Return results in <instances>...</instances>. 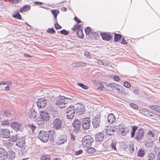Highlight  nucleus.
<instances>
[{
	"label": "nucleus",
	"mask_w": 160,
	"mask_h": 160,
	"mask_svg": "<svg viewBox=\"0 0 160 160\" xmlns=\"http://www.w3.org/2000/svg\"><path fill=\"white\" fill-rule=\"evenodd\" d=\"M138 156L140 157H142L145 155V151L142 148L139 149L138 151Z\"/></svg>",
	"instance_id": "nucleus-33"
},
{
	"label": "nucleus",
	"mask_w": 160,
	"mask_h": 160,
	"mask_svg": "<svg viewBox=\"0 0 160 160\" xmlns=\"http://www.w3.org/2000/svg\"><path fill=\"white\" fill-rule=\"evenodd\" d=\"M93 141V138L90 136H84L82 139V146L84 148H88L91 146Z\"/></svg>",
	"instance_id": "nucleus-1"
},
{
	"label": "nucleus",
	"mask_w": 160,
	"mask_h": 160,
	"mask_svg": "<svg viewBox=\"0 0 160 160\" xmlns=\"http://www.w3.org/2000/svg\"><path fill=\"white\" fill-rule=\"evenodd\" d=\"M55 28L56 29L58 30V29H61L62 27L60 26L58 23V22H56L54 25Z\"/></svg>",
	"instance_id": "nucleus-45"
},
{
	"label": "nucleus",
	"mask_w": 160,
	"mask_h": 160,
	"mask_svg": "<svg viewBox=\"0 0 160 160\" xmlns=\"http://www.w3.org/2000/svg\"><path fill=\"white\" fill-rule=\"evenodd\" d=\"M62 96V98L65 99V100H68L69 101H68V102H70L73 98L72 96L69 94H67L65 96Z\"/></svg>",
	"instance_id": "nucleus-34"
},
{
	"label": "nucleus",
	"mask_w": 160,
	"mask_h": 160,
	"mask_svg": "<svg viewBox=\"0 0 160 160\" xmlns=\"http://www.w3.org/2000/svg\"><path fill=\"white\" fill-rule=\"evenodd\" d=\"M77 84L78 86L85 90L88 89L89 88L87 86L82 83L78 82L77 83Z\"/></svg>",
	"instance_id": "nucleus-40"
},
{
	"label": "nucleus",
	"mask_w": 160,
	"mask_h": 160,
	"mask_svg": "<svg viewBox=\"0 0 160 160\" xmlns=\"http://www.w3.org/2000/svg\"><path fill=\"white\" fill-rule=\"evenodd\" d=\"M52 12L53 14L54 18L55 20L57 21V17L58 14L59 13V11L57 10H54L52 11Z\"/></svg>",
	"instance_id": "nucleus-37"
},
{
	"label": "nucleus",
	"mask_w": 160,
	"mask_h": 160,
	"mask_svg": "<svg viewBox=\"0 0 160 160\" xmlns=\"http://www.w3.org/2000/svg\"><path fill=\"white\" fill-rule=\"evenodd\" d=\"M138 129V127L136 126H133L132 127V130L133 131H135L136 132V131Z\"/></svg>",
	"instance_id": "nucleus-56"
},
{
	"label": "nucleus",
	"mask_w": 160,
	"mask_h": 160,
	"mask_svg": "<svg viewBox=\"0 0 160 160\" xmlns=\"http://www.w3.org/2000/svg\"><path fill=\"white\" fill-rule=\"evenodd\" d=\"M25 143V138L24 137H19L18 138L16 141V145L20 148H22Z\"/></svg>",
	"instance_id": "nucleus-17"
},
{
	"label": "nucleus",
	"mask_w": 160,
	"mask_h": 160,
	"mask_svg": "<svg viewBox=\"0 0 160 160\" xmlns=\"http://www.w3.org/2000/svg\"><path fill=\"white\" fill-rule=\"evenodd\" d=\"M118 126L119 128H121L120 130L122 135V136H125L126 134L129 132V129L128 128L121 125H119Z\"/></svg>",
	"instance_id": "nucleus-18"
},
{
	"label": "nucleus",
	"mask_w": 160,
	"mask_h": 160,
	"mask_svg": "<svg viewBox=\"0 0 160 160\" xmlns=\"http://www.w3.org/2000/svg\"><path fill=\"white\" fill-rule=\"evenodd\" d=\"M104 138V134L102 132L98 133L95 136V139L96 141L100 142L103 140Z\"/></svg>",
	"instance_id": "nucleus-20"
},
{
	"label": "nucleus",
	"mask_w": 160,
	"mask_h": 160,
	"mask_svg": "<svg viewBox=\"0 0 160 160\" xmlns=\"http://www.w3.org/2000/svg\"><path fill=\"white\" fill-rule=\"evenodd\" d=\"M77 24L75 25L72 28V29L73 31H75L77 29Z\"/></svg>",
	"instance_id": "nucleus-59"
},
{
	"label": "nucleus",
	"mask_w": 160,
	"mask_h": 160,
	"mask_svg": "<svg viewBox=\"0 0 160 160\" xmlns=\"http://www.w3.org/2000/svg\"><path fill=\"white\" fill-rule=\"evenodd\" d=\"M84 31L86 35H89V34L91 32V29L89 27H87V28H85L84 29Z\"/></svg>",
	"instance_id": "nucleus-43"
},
{
	"label": "nucleus",
	"mask_w": 160,
	"mask_h": 160,
	"mask_svg": "<svg viewBox=\"0 0 160 160\" xmlns=\"http://www.w3.org/2000/svg\"><path fill=\"white\" fill-rule=\"evenodd\" d=\"M38 125L40 127H42L44 124V121L43 120H39L37 121Z\"/></svg>",
	"instance_id": "nucleus-42"
},
{
	"label": "nucleus",
	"mask_w": 160,
	"mask_h": 160,
	"mask_svg": "<svg viewBox=\"0 0 160 160\" xmlns=\"http://www.w3.org/2000/svg\"><path fill=\"white\" fill-rule=\"evenodd\" d=\"M75 113L79 116L81 115L84 113L85 111L84 106L80 105L77 106L75 109Z\"/></svg>",
	"instance_id": "nucleus-13"
},
{
	"label": "nucleus",
	"mask_w": 160,
	"mask_h": 160,
	"mask_svg": "<svg viewBox=\"0 0 160 160\" xmlns=\"http://www.w3.org/2000/svg\"><path fill=\"white\" fill-rule=\"evenodd\" d=\"M31 7L29 5H26L24 6L22 8H21L20 10L19 11L21 12L27 11L30 9Z\"/></svg>",
	"instance_id": "nucleus-29"
},
{
	"label": "nucleus",
	"mask_w": 160,
	"mask_h": 160,
	"mask_svg": "<svg viewBox=\"0 0 160 160\" xmlns=\"http://www.w3.org/2000/svg\"><path fill=\"white\" fill-rule=\"evenodd\" d=\"M95 149L93 148L89 147L87 149V152L89 154L94 153L95 152Z\"/></svg>",
	"instance_id": "nucleus-39"
},
{
	"label": "nucleus",
	"mask_w": 160,
	"mask_h": 160,
	"mask_svg": "<svg viewBox=\"0 0 160 160\" xmlns=\"http://www.w3.org/2000/svg\"><path fill=\"white\" fill-rule=\"evenodd\" d=\"M29 126L32 131H33L36 128V127L34 125L32 124H30Z\"/></svg>",
	"instance_id": "nucleus-51"
},
{
	"label": "nucleus",
	"mask_w": 160,
	"mask_h": 160,
	"mask_svg": "<svg viewBox=\"0 0 160 160\" xmlns=\"http://www.w3.org/2000/svg\"><path fill=\"white\" fill-rule=\"evenodd\" d=\"M106 133L108 135L112 136L114 134L115 130L111 127H108L106 128Z\"/></svg>",
	"instance_id": "nucleus-21"
},
{
	"label": "nucleus",
	"mask_w": 160,
	"mask_h": 160,
	"mask_svg": "<svg viewBox=\"0 0 160 160\" xmlns=\"http://www.w3.org/2000/svg\"><path fill=\"white\" fill-rule=\"evenodd\" d=\"M114 88L118 90V93L121 92L124 90L123 88L120 85L117 84L114 85Z\"/></svg>",
	"instance_id": "nucleus-30"
},
{
	"label": "nucleus",
	"mask_w": 160,
	"mask_h": 160,
	"mask_svg": "<svg viewBox=\"0 0 160 160\" xmlns=\"http://www.w3.org/2000/svg\"><path fill=\"white\" fill-rule=\"evenodd\" d=\"M11 126L12 129L16 132L21 131L22 130V125L18 122L15 121L11 122Z\"/></svg>",
	"instance_id": "nucleus-11"
},
{
	"label": "nucleus",
	"mask_w": 160,
	"mask_h": 160,
	"mask_svg": "<svg viewBox=\"0 0 160 160\" xmlns=\"http://www.w3.org/2000/svg\"><path fill=\"white\" fill-rule=\"evenodd\" d=\"M108 122L110 123H112L115 122L116 118L114 114L112 113L109 114L108 117Z\"/></svg>",
	"instance_id": "nucleus-22"
},
{
	"label": "nucleus",
	"mask_w": 160,
	"mask_h": 160,
	"mask_svg": "<svg viewBox=\"0 0 160 160\" xmlns=\"http://www.w3.org/2000/svg\"><path fill=\"white\" fill-rule=\"evenodd\" d=\"M0 135L3 138H9L10 136V131L7 128H1L0 129Z\"/></svg>",
	"instance_id": "nucleus-9"
},
{
	"label": "nucleus",
	"mask_w": 160,
	"mask_h": 160,
	"mask_svg": "<svg viewBox=\"0 0 160 160\" xmlns=\"http://www.w3.org/2000/svg\"><path fill=\"white\" fill-rule=\"evenodd\" d=\"M90 55V53L88 51L85 52V56L87 57V58L89 57V55Z\"/></svg>",
	"instance_id": "nucleus-60"
},
{
	"label": "nucleus",
	"mask_w": 160,
	"mask_h": 160,
	"mask_svg": "<svg viewBox=\"0 0 160 160\" xmlns=\"http://www.w3.org/2000/svg\"><path fill=\"white\" fill-rule=\"evenodd\" d=\"M122 35L119 34H114V41L115 42H117L122 38Z\"/></svg>",
	"instance_id": "nucleus-36"
},
{
	"label": "nucleus",
	"mask_w": 160,
	"mask_h": 160,
	"mask_svg": "<svg viewBox=\"0 0 160 160\" xmlns=\"http://www.w3.org/2000/svg\"><path fill=\"white\" fill-rule=\"evenodd\" d=\"M10 89V88L8 85H7L5 88V90L6 91H9Z\"/></svg>",
	"instance_id": "nucleus-61"
},
{
	"label": "nucleus",
	"mask_w": 160,
	"mask_h": 160,
	"mask_svg": "<svg viewBox=\"0 0 160 160\" xmlns=\"http://www.w3.org/2000/svg\"><path fill=\"white\" fill-rule=\"evenodd\" d=\"M75 109L73 105L69 106L67 108L66 112L67 117L68 119L73 118L75 114Z\"/></svg>",
	"instance_id": "nucleus-2"
},
{
	"label": "nucleus",
	"mask_w": 160,
	"mask_h": 160,
	"mask_svg": "<svg viewBox=\"0 0 160 160\" xmlns=\"http://www.w3.org/2000/svg\"><path fill=\"white\" fill-rule=\"evenodd\" d=\"M139 90L137 88L134 89L133 90V93L136 94H137L139 93Z\"/></svg>",
	"instance_id": "nucleus-58"
},
{
	"label": "nucleus",
	"mask_w": 160,
	"mask_h": 160,
	"mask_svg": "<svg viewBox=\"0 0 160 160\" xmlns=\"http://www.w3.org/2000/svg\"><path fill=\"white\" fill-rule=\"evenodd\" d=\"M47 32L48 33L53 34L55 33L56 32L55 31L53 28H49L46 30Z\"/></svg>",
	"instance_id": "nucleus-41"
},
{
	"label": "nucleus",
	"mask_w": 160,
	"mask_h": 160,
	"mask_svg": "<svg viewBox=\"0 0 160 160\" xmlns=\"http://www.w3.org/2000/svg\"><path fill=\"white\" fill-rule=\"evenodd\" d=\"M41 119L45 122L49 121L50 119V116L49 114L45 111H42L40 112Z\"/></svg>",
	"instance_id": "nucleus-15"
},
{
	"label": "nucleus",
	"mask_w": 160,
	"mask_h": 160,
	"mask_svg": "<svg viewBox=\"0 0 160 160\" xmlns=\"http://www.w3.org/2000/svg\"><path fill=\"white\" fill-rule=\"evenodd\" d=\"M147 158L148 160H154L155 158V155L153 153H150L148 155Z\"/></svg>",
	"instance_id": "nucleus-38"
},
{
	"label": "nucleus",
	"mask_w": 160,
	"mask_h": 160,
	"mask_svg": "<svg viewBox=\"0 0 160 160\" xmlns=\"http://www.w3.org/2000/svg\"><path fill=\"white\" fill-rule=\"evenodd\" d=\"M130 105L132 108L133 109H138V106L136 104H134L133 103H131Z\"/></svg>",
	"instance_id": "nucleus-48"
},
{
	"label": "nucleus",
	"mask_w": 160,
	"mask_h": 160,
	"mask_svg": "<svg viewBox=\"0 0 160 160\" xmlns=\"http://www.w3.org/2000/svg\"><path fill=\"white\" fill-rule=\"evenodd\" d=\"M157 160H160V152H159L158 153L157 156Z\"/></svg>",
	"instance_id": "nucleus-64"
},
{
	"label": "nucleus",
	"mask_w": 160,
	"mask_h": 160,
	"mask_svg": "<svg viewBox=\"0 0 160 160\" xmlns=\"http://www.w3.org/2000/svg\"><path fill=\"white\" fill-rule=\"evenodd\" d=\"M82 126V128L86 130L88 129L91 125V120L89 117L83 118L81 122Z\"/></svg>",
	"instance_id": "nucleus-4"
},
{
	"label": "nucleus",
	"mask_w": 160,
	"mask_h": 160,
	"mask_svg": "<svg viewBox=\"0 0 160 160\" xmlns=\"http://www.w3.org/2000/svg\"><path fill=\"white\" fill-rule=\"evenodd\" d=\"M13 13L12 14V15L13 18L18 19H22L21 16L18 11H15L13 12Z\"/></svg>",
	"instance_id": "nucleus-27"
},
{
	"label": "nucleus",
	"mask_w": 160,
	"mask_h": 160,
	"mask_svg": "<svg viewBox=\"0 0 160 160\" xmlns=\"http://www.w3.org/2000/svg\"><path fill=\"white\" fill-rule=\"evenodd\" d=\"M114 80H116V81H118L119 80L120 78L117 75L115 76L114 77Z\"/></svg>",
	"instance_id": "nucleus-57"
},
{
	"label": "nucleus",
	"mask_w": 160,
	"mask_h": 160,
	"mask_svg": "<svg viewBox=\"0 0 160 160\" xmlns=\"http://www.w3.org/2000/svg\"><path fill=\"white\" fill-rule=\"evenodd\" d=\"M154 134L152 133L151 131H150L148 133V137L151 139L154 137Z\"/></svg>",
	"instance_id": "nucleus-47"
},
{
	"label": "nucleus",
	"mask_w": 160,
	"mask_h": 160,
	"mask_svg": "<svg viewBox=\"0 0 160 160\" xmlns=\"http://www.w3.org/2000/svg\"><path fill=\"white\" fill-rule=\"evenodd\" d=\"M27 149L25 147L22 148L21 150V154L23 155L27 151Z\"/></svg>",
	"instance_id": "nucleus-49"
},
{
	"label": "nucleus",
	"mask_w": 160,
	"mask_h": 160,
	"mask_svg": "<svg viewBox=\"0 0 160 160\" xmlns=\"http://www.w3.org/2000/svg\"><path fill=\"white\" fill-rule=\"evenodd\" d=\"M48 137H50V140L52 141L54 140V135L55 134V132L53 130H51L48 131Z\"/></svg>",
	"instance_id": "nucleus-23"
},
{
	"label": "nucleus",
	"mask_w": 160,
	"mask_h": 160,
	"mask_svg": "<svg viewBox=\"0 0 160 160\" xmlns=\"http://www.w3.org/2000/svg\"><path fill=\"white\" fill-rule=\"evenodd\" d=\"M74 20L77 22V23H80L81 22V21L79 19H78L77 17H75L74 18Z\"/></svg>",
	"instance_id": "nucleus-55"
},
{
	"label": "nucleus",
	"mask_w": 160,
	"mask_h": 160,
	"mask_svg": "<svg viewBox=\"0 0 160 160\" xmlns=\"http://www.w3.org/2000/svg\"><path fill=\"white\" fill-rule=\"evenodd\" d=\"M145 146L147 147H151L153 145L152 140L150 139H147L145 141L144 143Z\"/></svg>",
	"instance_id": "nucleus-25"
},
{
	"label": "nucleus",
	"mask_w": 160,
	"mask_h": 160,
	"mask_svg": "<svg viewBox=\"0 0 160 160\" xmlns=\"http://www.w3.org/2000/svg\"><path fill=\"white\" fill-rule=\"evenodd\" d=\"M8 157L10 160H13L15 157V152L10 150L8 151Z\"/></svg>",
	"instance_id": "nucleus-24"
},
{
	"label": "nucleus",
	"mask_w": 160,
	"mask_h": 160,
	"mask_svg": "<svg viewBox=\"0 0 160 160\" xmlns=\"http://www.w3.org/2000/svg\"><path fill=\"white\" fill-rule=\"evenodd\" d=\"M37 116L36 112L33 109L30 110V112L29 113V116L30 118L31 119H33L35 118Z\"/></svg>",
	"instance_id": "nucleus-26"
},
{
	"label": "nucleus",
	"mask_w": 160,
	"mask_h": 160,
	"mask_svg": "<svg viewBox=\"0 0 160 160\" xmlns=\"http://www.w3.org/2000/svg\"><path fill=\"white\" fill-rule=\"evenodd\" d=\"M100 114L95 116L92 120V123L93 127L97 128L100 125Z\"/></svg>",
	"instance_id": "nucleus-12"
},
{
	"label": "nucleus",
	"mask_w": 160,
	"mask_h": 160,
	"mask_svg": "<svg viewBox=\"0 0 160 160\" xmlns=\"http://www.w3.org/2000/svg\"><path fill=\"white\" fill-rule=\"evenodd\" d=\"M40 159V160H50L51 158L49 155L44 154L41 156Z\"/></svg>",
	"instance_id": "nucleus-32"
},
{
	"label": "nucleus",
	"mask_w": 160,
	"mask_h": 160,
	"mask_svg": "<svg viewBox=\"0 0 160 160\" xmlns=\"http://www.w3.org/2000/svg\"><path fill=\"white\" fill-rule=\"evenodd\" d=\"M47 101L45 99L41 98L38 99L37 102V104L39 108H43L46 105Z\"/></svg>",
	"instance_id": "nucleus-14"
},
{
	"label": "nucleus",
	"mask_w": 160,
	"mask_h": 160,
	"mask_svg": "<svg viewBox=\"0 0 160 160\" xmlns=\"http://www.w3.org/2000/svg\"><path fill=\"white\" fill-rule=\"evenodd\" d=\"M38 138L43 142H47L49 138L48 132L44 131H41L39 133Z\"/></svg>",
	"instance_id": "nucleus-3"
},
{
	"label": "nucleus",
	"mask_w": 160,
	"mask_h": 160,
	"mask_svg": "<svg viewBox=\"0 0 160 160\" xmlns=\"http://www.w3.org/2000/svg\"><path fill=\"white\" fill-rule=\"evenodd\" d=\"M11 123L8 119L3 120L1 121V125L3 127H8L11 126Z\"/></svg>",
	"instance_id": "nucleus-28"
},
{
	"label": "nucleus",
	"mask_w": 160,
	"mask_h": 160,
	"mask_svg": "<svg viewBox=\"0 0 160 160\" xmlns=\"http://www.w3.org/2000/svg\"><path fill=\"white\" fill-rule=\"evenodd\" d=\"M121 43L124 45H126L128 44L127 42L125 40L124 37L122 38V42Z\"/></svg>",
	"instance_id": "nucleus-50"
},
{
	"label": "nucleus",
	"mask_w": 160,
	"mask_h": 160,
	"mask_svg": "<svg viewBox=\"0 0 160 160\" xmlns=\"http://www.w3.org/2000/svg\"><path fill=\"white\" fill-rule=\"evenodd\" d=\"M62 119L59 118H55L52 122L53 127L56 130H59L62 127Z\"/></svg>",
	"instance_id": "nucleus-5"
},
{
	"label": "nucleus",
	"mask_w": 160,
	"mask_h": 160,
	"mask_svg": "<svg viewBox=\"0 0 160 160\" xmlns=\"http://www.w3.org/2000/svg\"><path fill=\"white\" fill-rule=\"evenodd\" d=\"M18 139V135L15 134L11 136V138L9 139V141L12 142H13L17 141Z\"/></svg>",
	"instance_id": "nucleus-35"
},
{
	"label": "nucleus",
	"mask_w": 160,
	"mask_h": 160,
	"mask_svg": "<svg viewBox=\"0 0 160 160\" xmlns=\"http://www.w3.org/2000/svg\"><path fill=\"white\" fill-rule=\"evenodd\" d=\"M101 35L103 40L109 41L112 38V37L108 32H101Z\"/></svg>",
	"instance_id": "nucleus-19"
},
{
	"label": "nucleus",
	"mask_w": 160,
	"mask_h": 160,
	"mask_svg": "<svg viewBox=\"0 0 160 160\" xmlns=\"http://www.w3.org/2000/svg\"><path fill=\"white\" fill-rule=\"evenodd\" d=\"M81 123V121L77 119H75L73 121L72 125L73 128L74 132L78 133L80 130Z\"/></svg>",
	"instance_id": "nucleus-8"
},
{
	"label": "nucleus",
	"mask_w": 160,
	"mask_h": 160,
	"mask_svg": "<svg viewBox=\"0 0 160 160\" xmlns=\"http://www.w3.org/2000/svg\"><path fill=\"white\" fill-rule=\"evenodd\" d=\"M68 102V100L63 98L62 96H60L57 100L56 104L58 106L59 108H62L66 106V105Z\"/></svg>",
	"instance_id": "nucleus-6"
},
{
	"label": "nucleus",
	"mask_w": 160,
	"mask_h": 160,
	"mask_svg": "<svg viewBox=\"0 0 160 160\" xmlns=\"http://www.w3.org/2000/svg\"><path fill=\"white\" fill-rule=\"evenodd\" d=\"M123 85L125 87L129 88L131 87V85L128 82L125 81L123 83Z\"/></svg>",
	"instance_id": "nucleus-46"
},
{
	"label": "nucleus",
	"mask_w": 160,
	"mask_h": 160,
	"mask_svg": "<svg viewBox=\"0 0 160 160\" xmlns=\"http://www.w3.org/2000/svg\"><path fill=\"white\" fill-rule=\"evenodd\" d=\"M82 150L81 149H80L78 151H76L75 152L76 155H78L82 153Z\"/></svg>",
	"instance_id": "nucleus-53"
},
{
	"label": "nucleus",
	"mask_w": 160,
	"mask_h": 160,
	"mask_svg": "<svg viewBox=\"0 0 160 160\" xmlns=\"http://www.w3.org/2000/svg\"><path fill=\"white\" fill-rule=\"evenodd\" d=\"M77 36L79 38H82L84 37V35L82 32V29H78L77 31Z\"/></svg>",
	"instance_id": "nucleus-31"
},
{
	"label": "nucleus",
	"mask_w": 160,
	"mask_h": 160,
	"mask_svg": "<svg viewBox=\"0 0 160 160\" xmlns=\"http://www.w3.org/2000/svg\"><path fill=\"white\" fill-rule=\"evenodd\" d=\"M59 32H60L61 34H63L65 35H67L69 33L68 32L64 29L58 32V33H59Z\"/></svg>",
	"instance_id": "nucleus-44"
},
{
	"label": "nucleus",
	"mask_w": 160,
	"mask_h": 160,
	"mask_svg": "<svg viewBox=\"0 0 160 160\" xmlns=\"http://www.w3.org/2000/svg\"><path fill=\"white\" fill-rule=\"evenodd\" d=\"M8 158V153L5 149L0 148V159L5 160Z\"/></svg>",
	"instance_id": "nucleus-16"
},
{
	"label": "nucleus",
	"mask_w": 160,
	"mask_h": 160,
	"mask_svg": "<svg viewBox=\"0 0 160 160\" xmlns=\"http://www.w3.org/2000/svg\"><path fill=\"white\" fill-rule=\"evenodd\" d=\"M135 131H133L132 130V131L131 132V137L132 138H133L135 137Z\"/></svg>",
	"instance_id": "nucleus-54"
},
{
	"label": "nucleus",
	"mask_w": 160,
	"mask_h": 160,
	"mask_svg": "<svg viewBox=\"0 0 160 160\" xmlns=\"http://www.w3.org/2000/svg\"><path fill=\"white\" fill-rule=\"evenodd\" d=\"M82 26V24H79V25H78L77 24V29H81V28Z\"/></svg>",
	"instance_id": "nucleus-63"
},
{
	"label": "nucleus",
	"mask_w": 160,
	"mask_h": 160,
	"mask_svg": "<svg viewBox=\"0 0 160 160\" xmlns=\"http://www.w3.org/2000/svg\"><path fill=\"white\" fill-rule=\"evenodd\" d=\"M144 135V132L143 129L142 128H139L136 133L134 139L138 141H140L143 139Z\"/></svg>",
	"instance_id": "nucleus-7"
},
{
	"label": "nucleus",
	"mask_w": 160,
	"mask_h": 160,
	"mask_svg": "<svg viewBox=\"0 0 160 160\" xmlns=\"http://www.w3.org/2000/svg\"><path fill=\"white\" fill-rule=\"evenodd\" d=\"M116 144L115 143H112L111 145L112 148L114 150H116Z\"/></svg>",
	"instance_id": "nucleus-52"
},
{
	"label": "nucleus",
	"mask_w": 160,
	"mask_h": 160,
	"mask_svg": "<svg viewBox=\"0 0 160 160\" xmlns=\"http://www.w3.org/2000/svg\"><path fill=\"white\" fill-rule=\"evenodd\" d=\"M20 0H13L12 3H17L19 2Z\"/></svg>",
	"instance_id": "nucleus-62"
},
{
	"label": "nucleus",
	"mask_w": 160,
	"mask_h": 160,
	"mask_svg": "<svg viewBox=\"0 0 160 160\" xmlns=\"http://www.w3.org/2000/svg\"><path fill=\"white\" fill-rule=\"evenodd\" d=\"M67 140V137L65 134H62L58 136L56 144L57 145H60L66 142Z\"/></svg>",
	"instance_id": "nucleus-10"
}]
</instances>
